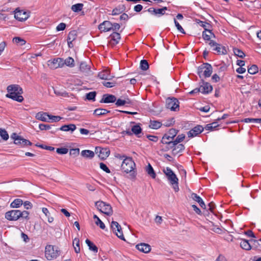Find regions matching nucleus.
Wrapping results in <instances>:
<instances>
[{"instance_id": "nucleus-31", "label": "nucleus", "mask_w": 261, "mask_h": 261, "mask_svg": "<svg viewBox=\"0 0 261 261\" xmlns=\"http://www.w3.org/2000/svg\"><path fill=\"white\" fill-rule=\"evenodd\" d=\"M132 132L133 134H134L135 135L137 136L138 137H139V135L142 133V129L140 125V124H138L136 125H134L132 127Z\"/></svg>"}, {"instance_id": "nucleus-6", "label": "nucleus", "mask_w": 261, "mask_h": 261, "mask_svg": "<svg viewBox=\"0 0 261 261\" xmlns=\"http://www.w3.org/2000/svg\"><path fill=\"white\" fill-rule=\"evenodd\" d=\"M95 206L100 212L108 216L112 215L113 214L112 207L111 205L105 202L97 201L95 202Z\"/></svg>"}, {"instance_id": "nucleus-60", "label": "nucleus", "mask_w": 261, "mask_h": 261, "mask_svg": "<svg viewBox=\"0 0 261 261\" xmlns=\"http://www.w3.org/2000/svg\"><path fill=\"white\" fill-rule=\"evenodd\" d=\"M100 168L103 170L104 171H105L106 172L108 173H109L111 172L110 171V170L109 169V168L107 167V166L103 163H100Z\"/></svg>"}, {"instance_id": "nucleus-45", "label": "nucleus", "mask_w": 261, "mask_h": 261, "mask_svg": "<svg viewBox=\"0 0 261 261\" xmlns=\"http://www.w3.org/2000/svg\"><path fill=\"white\" fill-rule=\"evenodd\" d=\"M234 55L240 58H244L245 56L244 53L241 49L234 48L233 49Z\"/></svg>"}, {"instance_id": "nucleus-36", "label": "nucleus", "mask_w": 261, "mask_h": 261, "mask_svg": "<svg viewBox=\"0 0 261 261\" xmlns=\"http://www.w3.org/2000/svg\"><path fill=\"white\" fill-rule=\"evenodd\" d=\"M162 124L161 122L155 120H150L149 127L152 129H158L161 127Z\"/></svg>"}, {"instance_id": "nucleus-18", "label": "nucleus", "mask_w": 261, "mask_h": 261, "mask_svg": "<svg viewBox=\"0 0 261 261\" xmlns=\"http://www.w3.org/2000/svg\"><path fill=\"white\" fill-rule=\"evenodd\" d=\"M116 100V97L115 95L109 94L103 95L102 99L100 100L101 103H112Z\"/></svg>"}, {"instance_id": "nucleus-46", "label": "nucleus", "mask_w": 261, "mask_h": 261, "mask_svg": "<svg viewBox=\"0 0 261 261\" xmlns=\"http://www.w3.org/2000/svg\"><path fill=\"white\" fill-rule=\"evenodd\" d=\"M140 68L144 71L149 68V64L147 60H142L140 62Z\"/></svg>"}, {"instance_id": "nucleus-8", "label": "nucleus", "mask_w": 261, "mask_h": 261, "mask_svg": "<svg viewBox=\"0 0 261 261\" xmlns=\"http://www.w3.org/2000/svg\"><path fill=\"white\" fill-rule=\"evenodd\" d=\"M95 152L98 154V157L101 160L106 159L110 154V151L107 148H102L101 147H96L95 149Z\"/></svg>"}, {"instance_id": "nucleus-3", "label": "nucleus", "mask_w": 261, "mask_h": 261, "mask_svg": "<svg viewBox=\"0 0 261 261\" xmlns=\"http://www.w3.org/2000/svg\"><path fill=\"white\" fill-rule=\"evenodd\" d=\"M212 72L213 67L212 65L208 63H203L198 67L197 69V74L200 78L203 77L205 78L210 77Z\"/></svg>"}, {"instance_id": "nucleus-42", "label": "nucleus", "mask_w": 261, "mask_h": 261, "mask_svg": "<svg viewBox=\"0 0 261 261\" xmlns=\"http://www.w3.org/2000/svg\"><path fill=\"white\" fill-rule=\"evenodd\" d=\"M93 219L96 220L95 224L99 225L101 229H104L106 227L105 224L101 221V220L96 215L93 216Z\"/></svg>"}, {"instance_id": "nucleus-55", "label": "nucleus", "mask_w": 261, "mask_h": 261, "mask_svg": "<svg viewBox=\"0 0 261 261\" xmlns=\"http://www.w3.org/2000/svg\"><path fill=\"white\" fill-rule=\"evenodd\" d=\"M206 32H207V31H203V32H202V37H203V39L204 40L208 41V40H211V38L212 37H214V36L212 35H211V34H210L209 33H208V34H207L206 33Z\"/></svg>"}, {"instance_id": "nucleus-41", "label": "nucleus", "mask_w": 261, "mask_h": 261, "mask_svg": "<svg viewBox=\"0 0 261 261\" xmlns=\"http://www.w3.org/2000/svg\"><path fill=\"white\" fill-rule=\"evenodd\" d=\"M13 42L16 43L17 45L20 46L24 45L26 43V41L24 39L19 37H14L13 39Z\"/></svg>"}, {"instance_id": "nucleus-40", "label": "nucleus", "mask_w": 261, "mask_h": 261, "mask_svg": "<svg viewBox=\"0 0 261 261\" xmlns=\"http://www.w3.org/2000/svg\"><path fill=\"white\" fill-rule=\"evenodd\" d=\"M73 246L74 248V251L76 253L80 252V240L79 239L75 238L73 241Z\"/></svg>"}, {"instance_id": "nucleus-56", "label": "nucleus", "mask_w": 261, "mask_h": 261, "mask_svg": "<svg viewBox=\"0 0 261 261\" xmlns=\"http://www.w3.org/2000/svg\"><path fill=\"white\" fill-rule=\"evenodd\" d=\"M52 125L46 124H40L39 128L41 130H49L51 129Z\"/></svg>"}, {"instance_id": "nucleus-57", "label": "nucleus", "mask_w": 261, "mask_h": 261, "mask_svg": "<svg viewBox=\"0 0 261 261\" xmlns=\"http://www.w3.org/2000/svg\"><path fill=\"white\" fill-rule=\"evenodd\" d=\"M174 21L177 29L182 34H185L186 32H185L184 30L175 18L174 19Z\"/></svg>"}, {"instance_id": "nucleus-11", "label": "nucleus", "mask_w": 261, "mask_h": 261, "mask_svg": "<svg viewBox=\"0 0 261 261\" xmlns=\"http://www.w3.org/2000/svg\"><path fill=\"white\" fill-rule=\"evenodd\" d=\"M204 127L200 125H197L188 132V136L192 138L197 136L203 132Z\"/></svg>"}, {"instance_id": "nucleus-12", "label": "nucleus", "mask_w": 261, "mask_h": 261, "mask_svg": "<svg viewBox=\"0 0 261 261\" xmlns=\"http://www.w3.org/2000/svg\"><path fill=\"white\" fill-rule=\"evenodd\" d=\"M48 65L51 68L57 69L63 66V59L61 58H57L51 61H48Z\"/></svg>"}, {"instance_id": "nucleus-20", "label": "nucleus", "mask_w": 261, "mask_h": 261, "mask_svg": "<svg viewBox=\"0 0 261 261\" xmlns=\"http://www.w3.org/2000/svg\"><path fill=\"white\" fill-rule=\"evenodd\" d=\"M136 247L138 250L145 253H148L151 250V246L146 243H140L137 245Z\"/></svg>"}, {"instance_id": "nucleus-25", "label": "nucleus", "mask_w": 261, "mask_h": 261, "mask_svg": "<svg viewBox=\"0 0 261 261\" xmlns=\"http://www.w3.org/2000/svg\"><path fill=\"white\" fill-rule=\"evenodd\" d=\"M49 117V115L47 113L42 112L37 113L35 116L37 119L44 122H48Z\"/></svg>"}, {"instance_id": "nucleus-2", "label": "nucleus", "mask_w": 261, "mask_h": 261, "mask_svg": "<svg viewBox=\"0 0 261 261\" xmlns=\"http://www.w3.org/2000/svg\"><path fill=\"white\" fill-rule=\"evenodd\" d=\"M164 172L170 184L172 186L174 191L178 192L179 191L178 179L175 174L169 167H167L166 169L164 170Z\"/></svg>"}, {"instance_id": "nucleus-62", "label": "nucleus", "mask_w": 261, "mask_h": 261, "mask_svg": "<svg viewBox=\"0 0 261 261\" xmlns=\"http://www.w3.org/2000/svg\"><path fill=\"white\" fill-rule=\"evenodd\" d=\"M146 137L150 141L152 142H156L159 140V137L156 136L147 135Z\"/></svg>"}, {"instance_id": "nucleus-44", "label": "nucleus", "mask_w": 261, "mask_h": 261, "mask_svg": "<svg viewBox=\"0 0 261 261\" xmlns=\"http://www.w3.org/2000/svg\"><path fill=\"white\" fill-rule=\"evenodd\" d=\"M178 130L172 128L170 129L169 131L167 133H165V134L167 135L168 136H170V137H171V138H172L174 139L175 137L178 134Z\"/></svg>"}, {"instance_id": "nucleus-5", "label": "nucleus", "mask_w": 261, "mask_h": 261, "mask_svg": "<svg viewBox=\"0 0 261 261\" xmlns=\"http://www.w3.org/2000/svg\"><path fill=\"white\" fill-rule=\"evenodd\" d=\"M60 253V250L58 247L53 245H47L45 249V255L48 260H53L56 259Z\"/></svg>"}, {"instance_id": "nucleus-58", "label": "nucleus", "mask_w": 261, "mask_h": 261, "mask_svg": "<svg viewBox=\"0 0 261 261\" xmlns=\"http://www.w3.org/2000/svg\"><path fill=\"white\" fill-rule=\"evenodd\" d=\"M19 214H20L19 215L20 218L21 217V218H24L27 220L29 219V213L28 211H23L21 212L20 211Z\"/></svg>"}, {"instance_id": "nucleus-49", "label": "nucleus", "mask_w": 261, "mask_h": 261, "mask_svg": "<svg viewBox=\"0 0 261 261\" xmlns=\"http://www.w3.org/2000/svg\"><path fill=\"white\" fill-rule=\"evenodd\" d=\"M185 138V135H184L183 134L178 135L175 139L174 138V142L176 144H178V143L182 142Z\"/></svg>"}, {"instance_id": "nucleus-4", "label": "nucleus", "mask_w": 261, "mask_h": 261, "mask_svg": "<svg viewBox=\"0 0 261 261\" xmlns=\"http://www.w3.org/2000/svg\"><path fill=\"white\" fill-rule=\"evenodd\" d=\"M120 25L119 23H112L110 21H104L98 25V29L101 32H107L111 31H116L120 29Z\"/></svg>"}, {"instance_id": "nucleus-27", "label": "nucleus", "mask_w": 261, "mask_h": 261, "mask_svg": "<svg viewBox=\"0 0 261 261\" xmlns=\"http://www.w3.org/2000/svg\"><path fill=\"white\" fill-rule=\"evenodd\" d=\"M76 128V127L75 124H70L68 125H63L60 128H58V129L65 132H68L69 130L73 132L74 130H75Z\"/></svg>"}, {"instance_id": "nucleus-34", "label": "nucleus", "mask_w": 261, "mask_h": 261, "mask_svg": "<svg viewBox=\"0 0 261 261\" xmlns=\"http://www.w3.org/2000/svg\"><path fill=\"white\" fill-rule=\"evenodd\" d=\"M77 36V32L75 30L71 31L68 34L67 40H69V43L73 42L76 39Z\"/></svg>"}, {"instance_id": "nucleus-14", "label": "nucleus", "mask_w": 261, "mask_h": 261, "mask_svg": "<svg viewBox=\"0 0 261 261\" xmlns=\"http://www.w3.org/2000/svg\"><path fill=\"white\" fill-rule=\"evenodd\" d=\"M110 43L112 46H115L119 43L120 39H121L120 34L115 31L110 35Z\"/></svg>"}, {"instance_id": "nucleus-7", "label": "nucleus", "mask_w": 261, "mask_h": 261, "mask_svg": "<svg viewBox=\"0 0 261 261\" xmlns=\"http://www.w3.org/2000/svg\"><path fill=\"white\" fill-rule=\"evenodd\" d=\"M179 101L175 98H168L166 99V108L170 109L171 111H176V109H179Z\"/></svg>"}, {"instance_id": "nucleus-30", "label": "nucleus", "mask_w": 261, "mask_h": 261, "mask_svg": "<svg viewBox=\"0 0 261 261\" xmlns=\"http://www.w3.org/2000/svg\"><path fill=\"white\" fill-rule=\"evenodd\" d=\"M240 245V247L243 249H244L246 250H249L251 249V246L250 243L248 242V241H247L246 240L242 239Z\"/></svg>"}, {"instance_id": "nucleus-59", "label": "nucleus", "mask_w": 261, "mask_h": 261, "mask_svg": "<svg viewBox=\"0 0 261 261\" xmlns=\"http://www.w3.org/2000/svg\"><path fill=\"white\" fill-rule=\"evenodd\" d=\"M80 153L79 148H72L70 150V154L75 156H77Z\"/></svg>"}, {"instance_id": "nucleus-22", "label": "nucleus", "mask_w": 261, "mask_h": 261, "mask_svg": "<svg viewBox=\"0 0 261 261\" xmlns=\"http://www.w3.org/2000/svg\"><path fill=\"white\" fill-rule=\"evenodd\" d=\"M28 16L27 12L23 11H18L14 14L16 19L21 21L25 20L28 18Z\"/></svg>"}, {"instance_id": "nucleus-19", "label": "nucleus", "mask_w": 261, "mask_h": 261, "mask_svg": "<svg viewBox=\"0 0 261 261\" xmlns=\"http://www.w3.org/2000/svg\"><path fill=\"white\" fill-rule=\"evenodd\" d=\"M197 23L201 27H202V28H203V29H204V31H207V32L212 35L215 38V34L212 32V25L208 23H207V22H205L204 21H201L200 20H197Z\"/></svg>"}, {"instance_id": "nucleus-24", "label": "nucleus", "mask_w": 261, "mask_h": 261, "mask_svg": "<svg viewBox=\"0 0 261 261\" xmlns=\"http://www.w3.org/2000/svg\"><path fill=\"white\" fill-rule=\"evenodd\" d=\"M98 76L102 80H110L113 77V76L110 74V70L108 69L100 72Z\"/></svg>"}, {"instance_id": "nucleus-13", "label": "nucleus", "mask_w": 261, "mask_h": 261, "mask_svg": "<svg viewBox=\"0 0 261 261\" xmlns=\"http://www.w3.org/2000/svg\"><path fill=\"white\" fill-rule=\"evenodd\" d=\"M167 10V7H164L161 9H155L154 8H150L147 9V11L151 14L155 16L163 15L165 13V11Z\"/></svg>"}, {"instance_id": "nucleus-43", "label": "nucleus", "mask_w": 261, "mask_h": 261, "mask_svg": "<svg viewBox=\"0 0 261 261\" xmlns=\"http://www.w3.org/2000/svg\"><path fill=\"white\" fill-rule=\"evenodd\" d=\"M219 126L217 122H214L212 123L207 124L205 125L204 128L207 130H213Z\"/></svg>"}, {"instance_id": "nucleus-32", "label": "nucleus", "mask_w": 261, "mask_h": 261, "mask_svg": "<svg viewBox=\"0 0 261 261\" xmlns=\"http://www.w3.org/2000/svg\"><path fill=\"white\" fill-rule=\"evenodd\" d=\"M110 111L107 109H102V108H98V109H95L94 111L93 114H94L96 116H100L106 115L107 113H110Z\"/></svg>"}, {"instance_id": "nucleus-28", "label": "nucleus", "mask_w": 261, "mask_h": 261, "mask_svg": "<svg viewBox=\"0 0 261 261\" xmlns=\"http://www.w3.org/2000/svg\"><path fill=\"white\" fill-rule=\"evenodd\" d=\"M185 149V146L182 144H178L175 145L173 149L172 150L173 154L176 155L177 153L182 152Z\"/></svg>"}, {"instance_id": "nucleus-64", "label": "nucleus", "mask_w": 261, "mask_h": 261, "mask_svg": "<svg viewBox=\"0 0 261 261\" xmlns=\"http://www.w3.org/2000/svg\"><path fill=\"white\" fill-rule=\"evenodd\" d=\"M48 118L49 120L51 119L54 122H58L62 119V117L59 116H53L49 115Z\"/></svg>"}, {"instance_id": "nucleus-39", "label": "nucleus", "mask_w": 261, "mask_h": 261, "mask_svg": "<svg viewBox=\"0 0 261 261\" xmlns=\"http://www.w3.org/2000/svg\"><path fill=\"white\" fill-rule=\"evenodd\" d=\"M84 5L82 3H78L71 6V10L75 12L81 11L83 8Z\"/></svg>"}, {"instance_id": "nucleus-21", "label": "nucleus", "mask_w": 261, "mask_h": 261, "mask_svg": "<svg viewBox=\"0 0 261 261\" xmlns=\"http://www.w3.org/2000/svg\"><path fill=\"white\" fill-rule=\"evenodd\" d=\"M191 198L194 201L198 202L200 207L203 209L206 208V205L202 198L195 193H192L191 195Z\"/></svg>"}, {"instance_id": "nucleus-53", "label": "nucleus", "mask_w": 261, "mask_h": 261, "mask_svg": "<svg viewBox=\"0 0 261 261\" xmlns=\"http://www.w3.org/2000/svg\"><path fill=\"white\" fill-rule=\"evenodd\" d=\"M165 144L167 145V146L165 147V150H169L170 149H172V150L173 149L174 147H175V145H176L174 141L172 142H168L167 143H165Z\"/></svg>"}, {"instance_id": "nucleus-52", "label": "nucleus", "mask_w": 261, "mask_h": 261, "mask_svg": "<svg viewBox=\"0 0 261 261\" xmlns=\"http://www.w3.org/2000/svg\"><path fill=\"white\" fill-rule=\"evenodd\" d=\"M259 118H245L243 120H242V122H245V123H249V122H255V123H259L260 121H261Z\"/></svg>"}, {"instance_id": "nucleus-38", "label": "nucleus", "mask_w": 261, "mask_h": 261, "mask_svg": "<svg viewBox=\"0 0 261 261\" xmlns=\"http://www.w3.org/2000/svg\"><path fill=\"white\" fill-rule=\"evenodd\" d=\"M23 204V201L20 199H15L10 204L11 207H19Z\"/></svg>"}, {"instance_id": "nucleus-17", "label": "nucleus", "mask_w": 261, "mask_h": 261, "mask_svg": "<svg viewBox=\"0 0 261 261\" xmlns=\"http://www.w3.org/2000/svg\"><path fill=\"white\" fill-rule=\"evenodd\" d=\"M7 92H13L16 93L18 94H22L23 93V90L22 88L18 85L13 84L8 86L7 88Z\"/></svg>"}, {"instance_id": "nucleus-10", "label": "nucleus", "mask_w": 261, "mask_h": 261, "mask_svg": "<svg viewBox=\"0 0 261 261\" xmlns=\"http://www.w3.org/2000/svg\"><path fill=\"white\" fill-rule=\"evenodd\" d=\"M19 210H11L6 213L5 218L9 221H16L20 218Z\"/></svg>"}, {"instance_id": "nucleus-54", "label": "nucleus", "mask_w": 261, "mask_h": 261, "mask_svg": "<svg viewBox=\"0 0 261 261\" xmlns=\"http://www.w3.org/2000/svg\"><path fill=\"white\" fill-rule=\"evenodd\" d=\"M68 149L65 147L58 148L56 152L60 154H65L67 153Z\"/></svg>"}, {"instance_id": "nucleus-47", "label": "nucleus", "mask_w": 261, "mask_h": 261, "mask_svg": "<svg viewBox=\"0 0 261 261\" xmlns=\"http://www.w3.org/2000/svg\"><path fill=\"white\" fill-rule=\"evenodd\" d=\"M96 95V92L95 91H92L86 94V97L88 100H92L94 101L95 100Z\"/></svg>"}, {"instance_id": "nucleus-50", "label": "nucleus", "mask_w": 261, "mask_h": 261, "mask_svg": "<svg viewBox=\"0 0 261 261\" xmlns=\"http://www.w3.org/2000/svg\"><path fill=\"white\" fill-rule=\"evenodd\" d=\"M258 67L255 65H252L251 67L248 68V72L251 74H254L258 72Z\"/></svg>"}, {"instance_id": "nucleus-33", "label": "nucleus", "mask_w": 261, "mask_h": 261, "mask_svg": "<svg viewBox=\"0 0 261 261\" xmlns=\"http://www.w3.org/2000/svg\"><path fill=\"white\" fill-rule=\"evenodd\" d=\"M146 171L147 174L150 175L152 178H155L156 177V174L151 166V165L149 163L147 167H146Z\"/></svg>"}, {"instance_id": "nucleus-1", "label": "nucleus", "mask_w": 261, "mask_h": 261, "mask_svg": "<svg viewBox=\"0 0 261 261\" xmlns=\"http://www.w3.org/2000/svg\"><path fill=\"white\" fill-rule=\"evenodd\" d=\"M117 158H119L120 159L122 160L124 158L123 161L121 164V169L126 173H129L134 171H133L134 169V167H135V163L133 161L132 158L126 157L125 155L121 156L120 155H118L117 156Z\"/></svg>"}, {"instance_id": "nucleus-9", "label": "nucleus", "mask_w": 261, "mask_h": 261, "mask_svg": "<svg viewBox=\"0 0 261 261\" xmlns=\"http://www.w3.org/2000/svg\"><path fill=\"white\" fill-rule=\"evenodd\" d=\"M111 227L119 238L123 240H124L121 227L117 222L113 221L111 223Z\"/></svg>"}, {"instance_id": "nucleus-16", "label": "nucleus", "mask_w": 261, "mask_h": 261, "mask_svg": "<svg viewBox=\"0 0 261 261\" xmlns=\"http://www.w3.org/2000/svg\"><path fill=\"white\" fill-rule=\"evenodd\" d=\"M202 85H201L200 87L201 92L203 94H208L211 92L213 90L212 86H211L210 83L204 82L203 80H202Z\"/></svg>"}, {"instance_id": "nucleus-37", "label": "nucleus", "mask_w": 261, "mask_h": 261, "mask_svg": "<svg viewBox=\"0 0 261 261\" xmlns=\"http://www.w3.org/2000/svg\"><path fill=\"white\" fill-rule=\"evenodd\" d=\"M86 243L87 244L88 246L89 247V249L93 251L94 252L97 253L98 252V248L97 246L94 245L91 241H90L89 240L87 239L86 240Z\"/></svg>"}, {"instance_id": "nucleus-29", "label": "nucleus", "mask_w": 261, "mask_h": 261, "mask_svg": "<svg viewBox=\"0 0 261 261\" xmlns=\"http://www.w3.org/2000/svg\"><path fill=\"white\" fill-rule=\"evenodd\" d=\"M81 155L85 158L92 159L94 156V152L90 150H84L81 152Z\"/></svg>"}, {"instance_id": "nucleus-26", "label": "nucleus", "mask_w": 261, "mask_h": 261, "mask_svg": "<svg viewBox=\"0 0 261 261\" xmlns=\"http://www.w3.org/2000/svg\"><path fill=\"white\" fill-rule=\"evenodd\" d=\"M80 70L83 73L88 74L90 72V65L86 62H82L80 65Z\"/></svg>"}, {"instance_id": "nucleus-63", "label": "nucleus", "mask_w": 261, "mask_h": 261, "mask_svg": "<svg viewBox=\"0 0 261 261\" xmlns=\"http://www.w3.org/2000/svg\"><path fill=\"white\" fill-rule=\"evenodd\" d=\"M54 93L57 96H66L68 95L66 92H61L55 89H54Z\"/></svg>"}, {"instance_id": "nucleus-23", "label": "nucleus", "mask_w": 261, "mask_h": 261, "mask_svg": "<svg viewBox=\"0 0 261 261\" xmlns=\"http://www.w3.org/2000/svg\"><path fill=\"white\" fill-rule=\"evenodd\" d=\"M213 50L215 51V54L218 55H226L227 54L225 47L218 43L213 48Z\"/></svg>"}, {"instance_id": "nucleus-61", "label": "nucleus", "mask_w": 261, "mask_h": 261, "mask_svg": "<svg viewBox=\"0 0 261 261\" xmlns=\"http://www.w3.org/2000/svg\"><path fill=\"white\" fill-rule=\"evenodd\" d=\"M66 25L65 23L61 22L56 28L57 31H63L65 29Z\"/></svg>"}, {"instance_id": "nucleus-48", "label": "nucleus", "mask_w": 261, "mask_h": 261, "mask_svg": "<svg viewBox=\"0 0 261 261\" xmlns=\"http://www.w3.org/2000/svg\"><path fill=\"white\" fill-rule=\"evenodd\" d=\"M172 142L174 141V139L170 137V136H168L167 135L164 134L162 137L161 143L163 144H165L168 142Z\"/></svg>"}, {"instance_id": "nucleus-35", "label": "nucleus", "mask_w": 261, "mask_h": 261, "mask_svg": "<svg viewBox=\"0 0 261 261\" xmlns=\"http://www.w3.org/2000/svg\"><path fill=\"white\" fill-rule=\"evenodd\" d=\"M63 66L66 65L67 66L73 67L74 66V61L71 57H68L65 60L63 59Z\"/></svg>"}, {"instance_id": "nucleus-15", "label": "nucleus", "mask_w": 261, "mask_h": 261, "mask_svg": "<svg viewBox=\"0 0 261 261\" xmlns=\"http://www.w3.org/2000/svg\"><path fill=\"white\" fill-rule=\"evenodd\" d=\"M6 96L19 102H22L24 99L22 96H21V94H18L16 93L12 92L11 91L8 92Z\"/></svg>"}, {"instance_id": "nucleus-51", "label": "nucleus", "mask_w": 261, "mask_h": 261, "mask_svg": "<svg viewBox=\"0 0 261 261\" xmlns=\"http://www.w3.org/2000/svg\"><path fill=\"white\" fill-rule=\"evenodd\" d=\"M0 136L5 141L7 140L9 138V135L4 129L0 128Z\"/></svg>"}]
</instances>
